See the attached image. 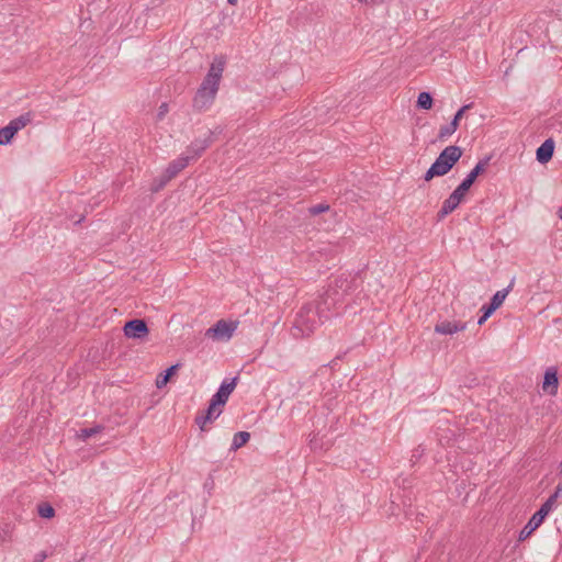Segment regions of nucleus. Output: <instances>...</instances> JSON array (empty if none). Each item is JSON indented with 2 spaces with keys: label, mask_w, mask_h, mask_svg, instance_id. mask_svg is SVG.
I'll return each instance as SVG.
<instances>
[{
  "label": "nucleus",
  "mask_w": 562,
  "mask_h": 562,
  "mask_svg": "<svg viewBox=\"0 0 562 562\" xmlns=\"http://www.w3.org/2000/svg\"><path fill=\"white\" fill-rule=\"evenodd\" d=\"M362 280L359 273H341L333 279L326 290L317 297L325 308L333 314V311L346 303L348 307L351 303H358L362 295Z\"/></svg>",
  "instance_id": "obj_1"
},
{
  "label": "nucleus",
  "mask_w": 562,
  "mask_h": 562,
  "mask_svg": "<svg viewBox=\"0 0 562 562\" xmlns=\"http://www.w3.org/2000/svg\"><path fill=\"white\" fill-rule=\"evenodd\" d=\"M333 315L334 314H329L318 297L312 302L305 303L296 314L293 326L295 331L293 335L297 337L300 334L302 337H307L314 333L317 327L330 319Z\"/></svg>",
  "instance_id": "obj_2"
},
{
  "label": "nucleus",
  "mask_w": 562,
  "mask_h": 562,
  "mask_svg": "<svg viewBox=\"0 0 562 562\" xmlns=\"http://www.w3.org/2000/svg\"><path fill=\"white\" fill-rule=\"evenodd\" d=\"M462 154V148L457 145H450L443 148L425 172L424 180L429 182L435 177H442L449 173L454 165L460 160Z\"/></svg>",
  "instance_id": "obj_3"
},
{
  "label": "nucleus",
  "mask_w": 562,
  "mask_h": 562,
  "mask_svg": "<svg viewBox=\"0 0 562 562\" xmlns=\"http://www.w3.org/2000/svg\"><path fill=\"white\" fill-rule=\"evenodd\" d=\"M217 91L218 87L202 81L193 98V108L200 112L207 110L213 104Z\"/></svg>",
  "instance_id": "obj_4"
},
{
  "label": "nucleus",
  "mask_w": 562,
  "mask_h": 562,
  "mask_svg": "<svg viewBox=\"0 0 562 562\" xmlns=\"http://www.w3.org/2000/svg\"><path fill=\"white\" fill-rule=\"evenodd\" d=\"M237 322L220 319L213 326L206 329L205 337L217 341H227L232 338L234 331L237 329Z\"/></svg>",
  "instance_id": "obj_5"
},
{
  "label": "nucleus",
  "mask_w": 562,
  "mask_h": 562,
  "mask_svg": "<svg viewBox=\"0 0 562 562\" xmlns=\"http://www.w3.org/2000/svg\"><path fill=\"white\" fill-rule=\"evenodd\" d=\"M221 134L222 128L216 127L214 131H209L207 136L204 138H195L187 148V157L190 161L198 159L202 154L213 144L215 134Z\"/></svg>",
  "instance_id": "obj_6"
},
{
  "label": "nucleus",
  "mask_w": 562,
  "mask_h": 562,
  "mask_svg": "<svg viewBox=\"0 0 562 562\" xmlns=\"http://www.w3.org/2000/svg\"><path fill=\"white\" fill-rule=\"evenodd\" d=\"M468 190L459 184L453 192L443 201L441 209L437 213L438 221L443 220L447 215L452 213L462 202Z\"/></svg>",
  "instance_id": "obj_7"
},
{
  "label": "nucleus",
  "mask_w": 562,
  "mask_h": 562,
  "mask_svg": "<svg viewBox=\"0 0 562 562\" xmlns=\"http://www.w3.org/2000/svg\"><path fill=\"white\" fill-rule=\"evenodd\" d=\"M31 121L30 114H22L14 120L10 121V123L0 128V145H8L11 143L14 135L26 126V124Z\"/></svg>",
  "instance_id": "obj_8"
},
{
  "label": "nucleus",
  "mask_w": 562,
  "mask_h": 562,
  "mask_svg": "<svg viewBox=\"0 0 562 562\" xmlns=\"http://www.w3.org/2000/svg\"><path fill=\"white\" fill-rule=\"evenodd\" d=\"M551 509L552 507L544 502L520 531L519 540L527 539L532 533V531H535L543 522L544 518L551 512Z\"/></svg>",
  "instance_id": "obj_9"
},
{
  "label": "nucleus",
  "mask_w": 562,
  "mask_h": 562,
  "mask_svg": "<svg viewBox=\"0 0 562 562\" xmlns=\"http://www.w3.org/2000/svg\"><path fill=\"white\" fill-rule=\"evenodd\" d=\"M123 331L127 338L143 339L149 334V328L144 319L133 318L124 324Z\"/></svg>",
  "instance_id": "obj_10"
},
{
  "label": "nucleus",
  "mask_w": 562,
  "mask_h": 562,
  "mask_svg": "<svg viewBox=\"0 0 562 562\" xmlns=\"http://www.w3.org/2000/svg\"><path fill=\"white\" fill-rule=\"evenodd\" d=\"M217 406L221 405L214 403V401L211 398L209 407L195 416V424L199 426L201 431H207L209 428L206 425L217 419L222 414L221 409H216Z\"/></svg>",
  "instance_id": "obj_11"
},
{
  "label": "nucleus",
  "mask_w": 562,
  "mask_h": 562,
  "mask_svg": "<svg viewBox=\"0 0 562 562\" xmlns=\"http://www.w3.org/2000/svg\"><path fill=\"white\" fill-rule=\"evenodd\" d=\"M225 64L226 59L224 56H216L211 64L209 72L204 77L203 81H205L206 85L220 87V81L224 71Z\"/></svg>",
  "instance_id": "obj_12"
},
{
  "label": "nucleus",
  "mask_w": 562,
  "mask_h": 562,
  "mask_svg": "<svg viewBox=\"0 0 562 562\" xmlns=\"http://www.w3.org/2000/svg\"><path fill=\"white\" fill-rule=\"evenodd\" d=\"M238 376H234L232 379H225L216 393L212 396V400L214 403L220 404L221 406H224L226 402L228 401L229 395L233 393L237 385Z\"/></svg>",
  "instance_id": "obj_13"
},
{
  "label": "nucleus",
  "mask_w": 562,
  "mask_h": 562,
  "mask_svg": "<svg viewBox=\"0 0 562 562\" xmlns=\"http://www.w3.org/2000/svg\"><path fill=\"white\" fill-rule=\"evenodd\" d=\"M491 160V156H485L483 159H480L479 162L474 166V168L467 175V177L461 181V186L464 187L468 191L475 182L479 176L485 172Z\"/></svg>",
  "instance_id": "obj_14"
},
{
  "label": "nucleus",
  "mask_w": 562,
  "mask_h": 562,
  "mask_svg": "<svg viewBox=\"0 0 562 562\" xmlns=\"http://www.w3.org/2000/svg\"><path fill=\"white\" fill-rule=\"evenodd\" d=\"M558 386H559L558 370L554 367H550L544 372L542 389L548 394L555 395L558 392Z\"/></svg>",
  "instance_id": "obj_15"
},
{
  "label": "nucleus",
  "mask_w": 562,
  "mask_h": 562,
  "mask_svg": "<svg viewBox=\"0 0 562 562\" xmlns=\"http://www.w3.org/2000/svg\"><path fill=\"white\" fill-rule=\"evenodd\" d=\"M189 164H190V158H188L186 155H181L180 157H178V158L173 159L172 161H170L168 167L166 168V170L164 172L165 180L173 179Z\"/></svg>",
  "instance_id": "obj_16"
},
{
  "label": "nucleus",
  "mask_w": 562,
  "mask_h": 562,
  "mask_svg": "<svg viewBox=\"0 0 562 562\" xmlns=\"http://www.w3.org/2000/svg\"><path fill=\"white\" fill-rule=\"evenodd\" d=\"M554 140L547 138L536 150V159L540 164H547L552 159L554 153Z\"/></svg>",
  "instance_id": "obj_17"
},
{
  "label": "nucleus",
  "mask_w": 562,
  "mask_h": 562,
  "mask_svg": "<svg viewBox=\"0 0 562 562\" xmlns=\"http://www.w3.org/2000/svg\"><path fill=\"white\" fill-rule=\"evenodd\" d=\"M467 328L465 323L443 321L435 326V333L440 335H452Z\"/></svg>",
  "instance_id": "obj_18"
},
{
  "label": "nucleus",
  "mask_w": 562,
  "mask_h": 562,
  "mask_svg": "<svg viewBox=\"0 0 562 562\" xmlns=\"http://www.w3.org/2000/svg\"><path fill=\"white\" fill-rule=\"evenodd\" d=\"M180 366H181L180 363L170 366L165 371L159 373L156 379V386L158 389H162L164 386H166L168 384V382L170 381V379L176 374V372L178 371Z\"/></svg>",
  "instance_id": "obj_19"
},
{
  "label": "nucleus",
  "mask_w": 562,
  "mask_h": 562,
  "mask_svg": "<svg viewBox=\"0 0 562 562\" xmlns=\"http://www.w3.org/2000/svg\"><path fill=\"white\" fill-rule=\"evenodd\" d=\"M250 439V434L248 431H238L233 437V442L231 446L232 451H236L243 446H245Z\"/></svg>",
  "instance_id": "obj_20"
},
{
  "label": "nucleus",
  "mask_w": 562,
  "mask_h": 562,
  "mask_svg": "<svg viewBox=\"0 0 562 562\" xmlns=\"http://www.w3.org/2000/svg\"><path fill=\"white\" fill-rule=\"evenodd\" d=\"M513 282H514V281H512V282H510V284H509L507 288H505V289H503V290L497 291V292L492 296V299H491V301H490V304H491L492 306H494L496 310H497V308L503 304V302L505 301L506 296L508 295V293H509V291H510V289H512V286H513Z\"/></svg>",
  "instance_id": "obj_21"
},
{
  "label": "nucleus",
  "mask_w": 562,
  "mask_h": 562,
  "mask_svg": "<svg viewBox=\"0 0 562 562\" xmlns=\"http://www.w3.org/2000/svg\"><path fill=\"white\" fill-rule=\"evenodd\" d=\"M434 103V98L430 92L423 91L418 94L416 106L423 110H430Z\"/></svg>",
  "instance_id": "obj_22"
},
{
  "label": "nucleus",
  "mask_w": 562,
  "mask_h": 562,
  "mask_svg": "<svg viewBox=\"0 0 562 562\" xmlns=\"http://www.w3.org/2000/svg\"><path fill=\"white\" fill-rule=\"evenodd\" d=\"M103 429H104V427L101 425H97L94 427H89V428H82L78 432V437L82 440H87L88 438H91L94 435L101 432Z\"/></svg>",
  "instance_id": "obj_23"
},
{
  "label": "nucleus",
  "mask_w": 562,
  "mask_h": 562,
  "mask_svg": "<svg viewBox=\"0 0 562 562\" xmlns=\"http://www.w3.org/2000/svg\"><path fill=\"white\" fill-rule=\"evenodd\" d=\"M457 130L458 128L456 127V125L452 124L451 122L447 125L441 126L439 130V133H438V140H440V142L446 140L449 136L454 134V132Z\"/></svg>",
  "instance_id": "obj_24"
},
{
  "label": "nucleus",
  "mask_w": 562,
  "mask_h": 562,
  "mask_svg": "<svg viewBox=\"0 0 562 562\" xmlns=\"http://www.w3.org/2000/svg\"><path fill=\"white\" fill-rule=\"evenodd\" d=\"M38 515L42 518L50 519L55 516V509L52 505L44 503L38 505Z\"/></svg>",
  "instance_id": "obj_25"
},
{
  "label": "nucleus",
  "mask_w": 562,
  "mask_h": 562,
  "mask_svg": "<svg viewBox=\"0 0 562 562\" xmlns=\"http://www.w3.org/2000/svg\"><path fill=\"white\" fill-rule=\"evenodd\" d=\"M473 106V102L464 104L461 106L456 114L453 115L451 123L456 125V127H459L460 121L463 117L464 113L470 110Z\"/></svg>",
  "instance_id": "obj_26"
},
{
  "label": "nucleus",
  "mask_w": 562,
  "mask_h": 562,
  "mask_svg": "<svg viewBox=\"0 0 562 562\" xmlns=\"http://www.w3.org/2000/svg\"><path fill=\"white\" fill-rule=\"evenodd\" d=\"M330 210V205L328 203H319L312 205L307 209L308 214L312 216H316L318 214L328 212Z\"/></svg>",
  "instance_id": "obj_27"
},
{
  "label": "nucleus",
  "mask_w": 562,
  "mask_h": 562,
  "mask_svg": "<svg viewBox=\"0 0 562 562\" xmlns=\"http://www.w3.org/2000/svg\"><path fill=\"white\" fill-rule=\"evenodd\" d=\"M562 495V483H559L555 487L554 493L546 501L552 508L558 499Z\"/></svg>",
  "instance_id": "obj_28"
},
{
  "label": "nucleus",
  "mask_w": 562,
  "mask_h": 562,
  "mask_svg": "<svg viewBox=\"0 0 562 562\" xmlns=\"http://www.w3.org/2000/svg\"><path fill=\"white\" fill-rule=\"evenodd\" d=\"M170 180H165V175L162 173L159 179L155 180L153 191H158L162 189Z\"/></svg>",
  "instance_id": "obj_29"
},
{
  "label": "nucleus",
  "mask_w": 562,
  "mask_h": 562,
  "mask_svg": "<svg viewBox=\"0 0 562 562\" xmlns=\"http://www.w3.org/2000/svg\"><path fill=\"white\" fill-rule=\"evenodd\" d=\"M496 311V308L494 306H492L490 303L487 304H484L482 307H481V312L483 313L484 316H486L487 318Z\"/></svg>",
  "instance_id": "obj_30"
},
{
  "label": "nucleus",
  "mask_w": 562,
  "mask_h": 562,
  "mask_svg": "<svg viewBox=\"0 0 562 562\" xmlns=\"http://www.w3.org/2000/svg\"><path fill=\"white\" fill-rule=\"evenodd\" d=\"M47 558V553L45 551H41L38 552L35 558H34V562H44Z\"/></svg>",
  "instance_id": "obj_31"
},
{
  "label": "nucleus",
  "mask_w": 562,
  "mask_h": 562,
  "mask_svg": "<svg viewBox=\"0 0 562 562\" xmlns=\"http://www.w3.org/2000/svg\"><path fill=\"white\" fill-rule=\"evenodd\" d=\"M168 111V105L167 103H162L160 106H159V112H158V116L159 117H162L165 115V113H167Z\"/></svg>",
  "instance_id": "obj_32"
},
{
  "label": "nucleus",
  "mask_w": 562,
  "mask_h": 562,
  "mask_svg": "<svg viewBox=\"0 0 562 562\" xmlns=\"http://www.w3.org/2000/svg\"><path fill=\"white\" fill-rule=\"evenodd\" d=\"M487 321V317L484 316L483 314L480 316V318L477 319V325H483L485 322Z\"/></svg>",
  "instance_id": "obj_33"
},
{
  "label": "nucleus",
  "mask_w": 562,
  "mask_h": 562,
  "mask_svg": "<svg viewBox=\"0 0 562 562\" xmlns=\"http://www.w3.org/2000/svg\"><path fill=\"white\" fill-rule=\"evenodd\" d=\"M238 0H227V2L232 5H235L237 3Z\"/></svg>",
  "instance_id": "obj_34"
},
{
  "label": "nucleus",
  "mask_w": 562,
  "mask_h": 562,
  "mask_svg": "<svg viewBox=\"0 0 562 562\" xmlns=\"http://www.w3.org/2000/svg\"><path fill=\"white\" fill-rule=\"evenodd\" d=\"M558 215H559V217L562 220V206L559 209V211H558Z\"/></svg>",
  "instance_id": "obj_35"
},
{
  "label": "nucleus",
  "mask_w": 562,
  "mask_h": 562,
  "mask_svg": "<svg viewBox=\"0 0 562 562\" xmlns=\"http://www.w3.org/2000/svg\"><path fill=\"white\" fill-rule=\"evenodd\" d=\"M85 220V215H82L78 221H76V224L81 223Z\"/></svg>",
  "instance_id": "obj_36"
},
{
  "label": "nucleus",
  "mask_w": 562,
  "mask_h": 562,
  "mask_svg": "<svg viewBox=\"0 0 562 562\" xmlns=\"http://www.w3.org/2000/svg\"><path fill=\"white\" fill-rule=\"evenodd\" d=\"M312 448L316 449V446L314 445V439H311Z\"/></svg>",
  "instance_id": "obj_37"
},
{
  "label": "nucleus",
  "mask_w": 562,
  "mask_h": 562,
  "mask_svg": "<svg viewBox=\"0 0 562 562\" xmlns=\"http://www.w3.org/2000/svg\"><path fill=\"white\" fill-rule=\"evenodd\" d=\"M560 472L562 473V461L560 462Z\"/></svg>",
  "instance_id": "obj_38"
}]
</instances>
